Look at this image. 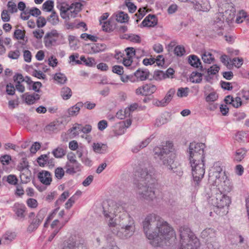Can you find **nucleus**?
Returning <instances> with one entry per match:
<instances>
[{"label":"nucleus","mask_w":249,"mask_h":249,"mask_svg":"<svg viewBox=\"0 0 249 249\" xmlns=\"http://www.w3.org/2000/svg\"><path fill=\"white\" fill-rule=\"evenodd\" d=\"M16 237L15 232H7L3 236V242L5 244H8L12 241Z\"/></svg>","instance_id":"obj_40"},{"label":"nucleus","mask_w":249,"mask_h":249,"mask_svg":"<svg viewBox=\"0 0 249 249\" xmlns=\"http://www.w3.org/2000/svg\"><path fill=\"white\" fill-rule=\"evenodd\" d=\"M155 175V169L149 161H145L140 164L134 183L138 198L148 203L156 199V187L153 183Z\"/></svg>","instance_id":"obj_2"},{"label":"nucleus","mask_w":249,"mask_h":249,"mask_svg":"<svg viewBox=\"0 0 249 249\" xmlns=\"http://www.w3.org/2000/svg\"><path fill=\"white\" fill-rule=\"evenodd\" d=\"M243 59L241 57H235L230 59V62L232 65L237 68H239L241 67L243 64Z\"/></svg>","instance_id":"obj_45"},{"label":"nucleus","mask_w":249,"mask_h":249,"mask_svg":"<svg viewBox=\"0 0 249 249\" xmlns=\"http://www.w3.org/2000/svg\"><path fill=\"white\" fill-rule=\"evenodd\" d=\"M194 9L196 11L208 12L211 9V5L208 0H193Z\"/></svg>","instance_id":"obj_14"},{"label":"nucleus","mask_w":249,"mask_h":249,"mask_svg":"<svg viewBox=\"0 0 249 249\" xmlns=\"http://www.w3.org/2000/svg\"><path fill=\"white\" fill-rule=\"evenodd\" d=\"M126 57L132 59V57L135 55V50L132 47H128L125 49Z\"/></svg>","instance_id":"obj_61"},{"label":"nucleus","mask_w":249,"mask_h":249,"mask_svg":"<svg viewBox=\"0 0 249 249\" xmlns=\"http://www.w3.org/2000/svg\"><path fill=\"white\" fill-rule=\"evenodd\" d=\"M145 8H141L139 9L138 12L136 13L135 16L138 18V19L136 20V22L138 23L140 20H141L143 16L145 15Z\"/></svg>","instance_id":"obj_60"},{"label":"nucleus","mask_w":249,"mask_h":249,"mask_svg":"<svg viewBox=\"0 0 249 249\" xmlns=\"http://www.w3.org/2000/svg\"><path fill=\"white\" fill-rule=\"evenodd\" d=\"M65 171L62 167H57L54 170L55 177L58 179H61L64 177Z\"/></svg>","instance_id":"obj_48"},{"label":"nucleus","mask_w":249,"mask_h":249,"mask_svg":"<svg viewBox=\"0 0 249 249\" xmlns=\"http://www.w3.org/2000/svg\"><path fill=\"white\" fill-rule=\"evenodd\" d=\"M239 95L238 94V96L233 98L231 103L232 106L236 108H238L240 107L242 104L241 96H239Z\"/></svg>","instance_id":"obj_54"},{"label":"nucleus","mask_w":249,"mask_h":249,"mask_svg":"<svg viewBox=\"0 0 249 249\" xmlns=\"http://www.w3.org/2000/svg\"><path fill=\"white\" fill-rule=\"evenodd\" d=\"M216 231L213 228H209L204 229L201 233V236L207 241L213 242L215 240Z\"/></svg>","instance_id":"obj_16"},{"label":"nucleus","mask_w":249,"mask_h":249,"mask_svg":"<svg viewBox=\"0 0 249 249\" xmlns=\"http://www.w3.org/2000/svg\"><path fill=\"white\" fill-rule=\"evenodd\" d=\"M205 145L203 143L191 142L189 147V160L199 161L204 160V148Z\"/></svg>","instance_id":"obj_8"},{"label":"nucleus","mask_w":249,"mask_h":249,"mask_svg":"<svg viewBox=\"0 0 249 249\" xmlns=\"http://www.w3.org/2000/svg\"><path fill=\"white\" fill-rule=\"evenodd\" d=\"M54 78L59 84H64L66 83L67 79L66 76L61 73H56Z\"/></svg>","instance_id":"obj_46"},{"label":"nucleus","mask_w":249,"mask_h":249,"mask_svg":"<svg viewBox=\"0 0 249 249\" xmlns=\"http://www.w3.org/2000/svg\"><path fill=\"white\" fill-rule=\"evenodd\" d=\"M67 147L59 146L52 151V154L56 158H61L66 153Z\"/></svg>","instance_id":"obj_27"},{"label":"nucleus","mask_w":249,"mask_h":249,"mask_svg":"<svg viewBox=\"0 0 249 249\" xmlns=\"http://www.w3.org/2000/svg\"><path fill=\"white\" fill-rule=\"evenodd\" d=\"M61 95L64 100H68L72 95V91L71 89L68 87H64L61 90Z\"/></svg>","instance_id":"obj_31"},{"label":"nucleus","mask_w":249,"mask_h":249,"mask_svg":"<svg viewBox=\"0 0 249 249\" xmlns=\"http://www.w3.org/2000/svg\"><path fill=\"white\" fill-rule=\"evenodd\" d=\"M37 161L39 166H45L47 164H49V157L47 155H42L37 158Z\"/></svg>","instance_id":"obj_34"},{"label":"nucleus","mask_w":249,"mask_h":249,"mask_svg":"<svg viewBox=\"0 0 249 249\" xmlns=\"http://www.w3.org/2000/svg\"><path fill=\"white\" fill-rule=\"evenodd\" d=\"M247 17V13L243 10H241L239 11V13L238 14L236 19V22L238 23H241L243 22V19H245Z\"/></svg>","instance_id":"obj_52"},{"label":"nucleus","mask_w":249,"mask_h":249,"mask_svg":"<svg viewBox=\"0 0 249 249\" xmlns=\"http://www.w3.org/2000/svg\"><path fill=\"white\" fill-rule=\"evenodd\" d=\"M6 92L8 94L10 95H14L15 93V88L13 84L11 83H8L6 85Z\"/></svg>","instance_id":"obj_59"},{"label":"nucleus","mask_w":249,"mask_h":249,"mask_svg":"<svg viewBox=\"0 0 249 249\" xmlns=\"http://www.w3.org/2000/svg\"><path fill=\"white\" fill-rule=\"evenodd\" d=\"M93 149L96 153L103 154L107 151V144L102 143H94L93 144Z\"/></svg>","instance_id":"obj_26"},{"label":"nucleus","mask_w":249,"mask_h":249,"mask_svg":"<svg viewBox=\"0 0 249 249\" xmlns=\"http://www.w3.org/2000/svg\"><path fill=\"white\" fill-rule=\"evenodd\" d=\"M135 77L140 81H144L149 78V72L147 70L138 69L134 73Z\"/></svg>","instance_id":"obj_24"},{"label":"nucleus","mask_w":249,"mask_h":249,"mask_svg":"<svg viewBox=\"0 0 249 249\" xmlns=\"http://www.w3.org/2000/svg\"><path fill=\"white\" fill-rule=\"evenodd\" d=\"M189 63L193 67L195 68L200 67V70L202 71V67L201 65V63L200 59L195 55H191L189 57L188 59Z\"/></svg>","instance_id":"obj_25"},{"label":"nucleus","mask_w":249,"mask_h":249,"mask_svg":"<svg viewBox=\"0 0 249 249\" xmlns=\"http://www.w3.org/2000/svg\"><path fill=\"white\" fill-rule=\"evenodd\" d=\"M218 98V95L215 92L210 93L206 98L207 102H214Z\"/></svg>","instance_id":"obj_64"},{"label":"nucleus","mask_w":249,"mask_h":249,"mask_svg":"<svg viewBox=\"0 0 249 249\" xmlns=\"http://www.w3.org/2000/svg\"><path fill=\"white\" fill-rule=\"evenodd\" d=\"M39 180L44 185H50L52 181V175L51 173L46 170H42L37 174Z\"/></svg>","instance_id":"obj_15"},{"label":"nucleus","mask_w":249,"mask_h":249,"mask_svg":"<svg viewBox=\"0 0 249 249\" xmlns=\"http://www.w3.org/2000/svg\"><path fill=\"white\" fill-rule=\"evenodd\" d=\"M25 36V32L20 29H17L14 33V36L17 39H23Z\"/></svg>","instance_id":"obj_56"},{"label":"nucleus","mask_w":249,"mask_h":249,"mask_svg":"<svg viewBox=\"0 0 249 249\" xmlns=\"http://www.w3.org/2000/svg\"><path fill=\"white\" fill-rule=\"evenodd\" d=\"M202 59L205 63L211 64L214 60V58L211 53L208 52H205L202 54Z\"/></svg>","instance_id":"obj_35"},{"label":"nucleus","mask_w":249,"mask_h":249,"mask_svg":"<svg viewBox=\"0 0 249 249\" xmlns=\"http://www.w3.org/2000/svg\"><path fill=\"white\" fill-rule=\"evenodd\" d=\"M47 20L52 25H56L59 22L58 16L54 11H53L51 15L48 17Z\"/></svg>","instance_id":"obj_28"},{"label":"nucleus","mask_w":249,"mask_h":249,"mask_svg":"<svg viewBox=\"0 0 249 249\" xmlns=\"http://www.w3.org/2000/svg\"><path fill=\"white\" fill-rule=\"evenodd\" d=\"M153 151L155 156L162 161L163 165L168 169L172 171L179 177L183 175V171L180 167L177 166L175 163L174 155L172 154H168L165 148H160V147H155Z\"/></svg>","instance_id":"obj_4"},{"label":"nucleus","mask_w":249,"mask_h":249,"mask_svg":"<svg viewBox=\"0 0 249 249\" xmlns=\"http://www.w3.org/2000/svg\"><path fill=\"white\" fill-rule=\"evenodd\" d=\"M26 207L22 204L19 203H16L13 207V210L17 214V215L20 218L25 217L24 212Z\"/></svg>","instance_id":"obj_21"},{"label":"nucleus","mask_w":249,"mask_h":249,"mask_svg":"<svg viewBox=\"0 0 249 249\" xmlns=\"http://www.w3.org/2000/svg\"><path fill=\"white\" fill-rule=\"evenodd\" d=\"M46 214V209L40 210L36 216L34 212L30 213L28 216L30 219L29 220L30 224L27 228V231L31 233L35 231L42 222Z\"/></svg>","instance_id":"obj_9"},{"label":"nucleus","mask_w":249,"mask_h":249,"mask_svg":"<svg viewBox=\"0 0 249 249\" xmlns=\"http://www.w3.org/2000/svg\"><path fill=\"white\" fill-rule=\"evenodd\" d=\"M128 40L133 43H140L141 42V38L139 35L130 34Z\"/></svg>","instance_id":"obj_58"},{"label":"nucleus","mask_w":249,"mask_h":249,"mask_svg":"<svg viewBox=\"0 0 249 249\" xmlns=\"http://www.w3.org/2000/svg\"><path fill=\"white\" fill-rule=\"evenodd\" d=\"M84 107V104L82 102H78L74 106L68 109L69 116H76L79 112L80 108Z\"/></svg>","instance_id":"obj_22"},{"label":"nucleus","mask_w":249,"mask_h":249,"mask_svg":"<svg viewBox=\"0 0 249 249\" xmlns=\"http://www.w3.org/2000/svg\"><path fill=\"white\" fill-rule=\"evenodd\" d=\"M143 230L150 244L158 247L166 244L174 239L176 234L173 228L160 216L155 213L148 214L142 221Z\"/></svg>","instance_id":"obj_1"},{"label":"nucleus","mask_w":249,"mask_h":249,"mask_svg":"<svg viewBox=\"0 0 249 249\" xmlns=\"http://www.w3.org/2000/svg\"><path fill=\"white\" fill-rule=\"evenodd\" d=\"M125 128L124 124L119 123L116 126V129L114 130V134L115 136H119L123 134L124 133Z\"/></svg>","instance_id":"obj_42"},{"label":"nucleus","mask_w":249,"mask_h":249,"mask_svg":"<svg viewBox=\"0 0 249 249\" xmlns=\"http://www.w3.org/2000/svg\"><path fill=\"white\" fill-rule=\"evenodd\" d=\"M81 6L82 4L80 3L75 2L72 3L70 6H66L70 12L71 18H75L76 16L78 13L81 10Z\"/></svg>","instance_id":"obj_19"},{"label":"nucleus","mask_w":249,"mask_h":249,"mask_svg":"<svg viewBox=\"0 0 249 249\" xmlns=\"http://www.w3.org/2000/svg\"><path fill=\"white\" fill-rule=\"evenodd\" d=\"M101 47L102 45L99 43L92 44L90 47V53H95L102 51Z\"/></svg>","instance_id":"obj_50"},{"label":"nucleus","mask_w":249,"mask_h":249,"mask_svg":"<svg viewBox=\"0 0 249 249\" xmlns=\"http://www.w3.org/2000/svg\"><path fill=\"white\" fill-rule=\"evenodd\" d=\"M223 22L222 20H220L218 21L216 23L213 24V31L215 33V34L218 36L222 35L223 34L222 33V26H223Z\"/></svg>","instance_id":"obj_33"},{"label":"nucleus","mask_w":249,"mask_h":249,"mask_svg":"<svg viewBox=\"0 0 249 249\" xmlns=\"http://www.w3.org/2000/svg\"><path fill=\"white\" fill-rule=\"evenodd\" d=\"M247 151L244 148L237 149L235 152L234 160L238 162L241 161L244 158Z\"/></svg>","instance_id":"obj_30"},{"label":"nucleus","mask_w":249,"mask_h":249,"mask_svg":"<svg viewBox=\"0 0 249 249\" xmlns=\"http://www.w3.org/2000/svg\"><path fill=\"white\" fill-rule=\"evenodd\" d=\"M22 98L23 99L25 102L29 105H32L35 103L36 100L40 98V96L37 93H33L32 94H29L26 93L22 95Z\"/></svg>","instance_id":"obj_20"},{"label":"nucleus","mask_w":249,"mask_h":249,"mask_svg":"<svg viewBox=\"0 0 249 249\" xmlns=\"http://www.w3.org/2000/svg\"><path fill=\"white\" fill-rule=\"evenodd\" d=\"M80 59L86 66L89 67L94 66L96 64L95 60L92 57H88V58H86L85 56H81L80 57Z\"/></svg>","instance_id":"obj_39"},{"label":"nucleus","mask_w":249,"mask_h":249,"mask_svg":"<svg viewBox=\"0 0 249 249\" xmlns=\"http://www.w3.org/2000/svg\"><path fill=\"white\" fill-rule=\"evenodd\" d=\"M82 166L78 161L66 163L65 165L66 172L69 174H74L81 171Z\"/></svg>","instance_id":"obj_17"},{"label":"nucleus","mask_w":249,"mask_h":249,"mask_svg":"<svg viewBox=\"0 0 249 249\" xmlns=\"http://www.w3.org/2000/svg\"><path fill=\"white\" fill-rule=\"evenodd\" d=\"M185 53L184 48L181 46H176L174 49V53L177 56H182Z\"/></svg>","instance_id":"obj_55"},{"label":"nucleus","mask_w":249,"mask_h":249,"mask_svg":"<svg viewBox=\"0 0 249 249\" xmlns=\"http://www.w3.org/2000/svg\"><path fill=\"white\" fill-rule=\"evenodd\" d=\"M214 185L218 188H214V190H219L222 193L230 192L232 189V185L230 180L227 177L215 179L213 182Z\"/></svg>","instance_id":"obj_12"},{"label":"nucleus","mask_w":249,"mask_h":249,"mask_svg":"<svg viewBox=\"0 0 249 249\" xmlns=\"http://www.w3.org/2000/svg\"><path fill=\"white\" fill-rule=\"evenodd\" d=\"M7 6L8 8L7 11L9 12L10 13L13 14L18 11L17 6L15 2L12 1H9L8 2Z\"/></svg>","instance_id":"obj_49"},{"label":"nucleus","mask_w":249,"mask_h":249,"mask_svg":"<svg viewBox=\"0 0 249 249\" xmlns=\"http://www.w3.org/2000/svg\"><path fill=\"white\" fill-rule=\"evenodd\" d=\"M144 87L146 96L153 94L157 90V87L151 84H145Z\"/></svg>","instance_id":"obj_43"},{"label":"nucleus","mask_w":249,"mask_h":249,"mask_svg":"<svg viewBox=\"0 0 249 249\" xmlns=\"http://www.w3.org/2000/svg\"><path fill=\"white\" fill-rule=\"evenodd\" d=\"M153 77L156 80H160L166 78L165 73L161 71H155L154 73Z\"/></svg>","instance_id":"obj_51"},{"label":"nucleus","mask_w":249,"mask_h":249,"mask_svg":"<svg viewBox=\"0 0 249 249\" xmlns=\"http://www.w3.org/2000/svg\"><path fill=\"white\" fill-rule=\"evenodd\" d=\"M215 168H216V170L214 172L209 174V180H213L214 178H216V179L221 178L220 174L222 171V168L220 166L215 167Z\"/></svg>","instance_id":"obj_36"},{"label":"nucleus","mask_w":249,"mask_h":249,"mask_svg":"<svg viewBox=\"0 0 249 249\" xmlns=\"http://www.w3.org/2000/svg\"><path fill=\"white\" fill-rule=\"evenodd\" d=\"M205 160L190 161L195 186H199L205 172Z\"/></svg>","instance_id":"obj_7"},{"label":"nucleus","mask_w":249,"mask_h":249,"mask_svg":"<svg viewBox=\"0 0 249 249\" xmlns=\"http://www.w3.org/2000/svg\"><path fill=\"white\" fill-rule=\"evenodd\" d=\"M188 91H189L188 88H179L178 90L177 95L178 97H186L188 95Z\"/></svg>","instance_id":"obj_57"},{"label":"nucleus","mask_w":249,"mask_h":249,"mask_svg":"<svg viewBox=\"0 0 249 249\" xmlns=\"http://www.w3.org/2000/svg\"><path fill=\"white\" fill-rule=\"evenodd\" d=\"M59 124L57 123L53 122L47 125L45 128L46 132L49 133H55L58 131Z\"/></svg>","instance_id":"obj_29"},{"label":"nucleus","mask_w":249,"mask_h":249,"mask_svg":"<svg viewBox=\"0 0 249 249\" xmlns=\"http://www.w3.org/2000/svg\"><path fill=\"white\" fill-rule=\"evenodd\" d=\"M53 1L52 0H47L43 3L42 8L48 12H52V9L53 8Z\"/></svg>","instance_id":"obj_47"},{"label":"nucleus","mask_w":249,"mask_h":249,"mask_svg":"<svg viewBox=\"0 0 249 249\" xmlns=\"http://www.w3.org/2000/svg\"><path fill=\"white\" fill-rule=\"evenodd\" d=\"M116 20L121 23H124L127 22L129 19L128 16L127 14L124 12H120L116 16Z\"/></svg>","instance_id":"obj_37"},{"label":"nucleus","mask_w":249,"mask_h":249,"mask_svg":"<svg viewBox=\"0 0 249 249\" xmlns=\"http://www.w3.org/2000/svg\"><path fill=\"white\" fill-rule=\"evenodd\" d=\"M84 243L85 241L82 238L77 236H71L63 242L62 249H76Z\"/></svg>","instance_id":"obj_11"},{"label":"nucleus","mask_w":249,"mask_h":249,"mask_svg":"<svg viewBox=\"0 0 249 249\" xmlns=\"http://www.w3.org/2000/svg\"><path fill=\"white\" fill-rule=\"evenodd\" d=\"M151 139L150 138H147L145 140L142 141L140 145L134 147L132 148V151L134 153H137L140 150V149L145 147L150 142Z\"/></svg>","instance_id":"obj_38"},{"label":"nucleus","mask_w":249,"mask_h":249,"mask_svg":"<svg viewBox=\"0 0 249 249\" xmlns=\"http://www.w3.org/2000/svg\"><path fill=\"white\" fill-rule=\"evenodd\" d=\"M28 85L29 89H32L36 92H39V89L42 86V84L40 82H33L32 80V83Z\"/></svg>","instance_id":"obj_44"},{"label":"nucleus","mask_w":249,"mask_h":249,"mask_svg":"<svg viewBox=\"0 0 249 249\" xmlns=\"http://www.w3.org/2000/svg\"><path fill=\"white\" fill-rule=\"evenodd\" d=\"M13 80L16 84H20L25 82L27 85H30L32 83V80L30 77L28 76L24 77L20 73L15 74L13 76Z\"/></svg>","instance_id":"obj_23"},{"label":"nucleus","mask_w":249,"mask_h":249,"mask_svg":"<svg viewBox=\"0 0 249 249\" xmlns=\"http://www.w3.org/2000/svg\"><path fill=\"white\" fill-rule=\"evenodd\" d=\"M158 20L156 17L154 15H149L147 16L141 23L143 27H151L157 25Z\"/></svg>","instance_id":"obj_18"},{"label":"nucleus","mask_w":249,"mask_h":249,"mask_svg":"<svg viewBox=\"0 0 249 249\" xmlns=\"http://www.w3.org/2000/svg\"><path fill=\"white\" fill-rule=\"evenodd\" d=\"M125 205V203L118 201L114 204L112 203L113 210L111 208L109 210L108 213L104 211L105 216L106 218H109L108 225L112 233L122 239L131 237L135 231V226L133 222H130L129 224L125 225L124 227H122L119 231L115 229L117 224L116 217L118 213L124 211Z\"/></svg>","instance_id":"obj_3"},{"label":"nucleus","mask_w":249,"mask_h":249,"mask_svg":"<svg viewBox=\"0 0 249 249\" xmlns=\"http://www.w3.org/2000/svg\"><path fill=\"white\" fill-rule=\"evenodd\" d=\"M214 193H212L209 199V203L212 205L219 209L226 208L228 210L231 203V198L222 193L219 190H214Z\"/></svg>","instance_id":"obj_6"},{"label":"nucleus","mask_w":249,"mask_h":249,"mask_svg":"<svg viewBox=\"0 0 249 249\" xmlns=\"http://www.w3.org/2000/svg\"><path fill=\"white\" fill-rule=\"evenodd\" d=\"M1 19L4 22H8L10 19V16L7 10H3L1 14Z\"/></svg>","instance_id":"obj_62"},{"label":"nucleus","mask_w":249,"mask_h":249,"mask_svg":"<svg viewBox=\"0 0 249 249\" xmlns=\"http://www.w3.org/2000/svg\"><path fill=\"white\" fill-rule=\"evenodd\" d=\"M59 34L55 30L47 33L44 38V42L46 47L49 48L54 46L58 37Z\"/></svg>","instance_id":"obj_13"},{"label":"nucleus","mask_w":249,"mask_h":249,"mask_svg":"<svg viewBox=\"0 0 249 249\" xmlns=\"http://www.w3.org/2000/svg\"><path fill=\"white\" fill-rule=\"evenodd\" d=\"M102 24V29L107 32H110L112 31L110 22L108 21H104Z\"/></svg>","instance_id":"obj_63"},{"label":"nucleus","mask_w":249,"mask_h":249,"mask_svg":"<svg viewBox=\"0 0 249 249\" xmlns=\"http://www.w3.org/2000/svg\"><path fill=\"white\" fill-rule=\"evenodd\" d=\"M20 55V53L18 50L10 51L8 54V57L12 59H17L19 58Z\"/></svg>","instance_id":"obj_53"},{"label":"nucleus","mask_w":249,"mask_h":249,"mask_svg":"<svg viewBox=\"0 0 249 249\" xmlns=\"http://www.w3.org/2000/svg\"><path fill=\"white\" fill-rule=\"evenodd\" d=\"M60 16L63 19H70L71 18V15L70 14V12H69L68 9L66 6H61L60 8Z\"/></svg>","instance_id":"obj_41"},{"label":"nucleus","mask_w":249,"mask_h":249,"mask_svg":"<svg viewBox=\"0 0 249 249\" xmlns=\"http://www.w3.org/2000/svg\"><path fill=\"white\" fill-rule=\"evenodd\" d=\"M202 74L196 71L193 72L190 77V80L192 83H198L202 80Z\"/></svg>","instance_id":"obj_32"},{"label":"nucleus","mask_w":249,"mask_h":249,"mask_svg":"<svg viewBox=\"0 0 249 249\" xmlns=\"http://www.w3.org/2000/svg\"><path fill=\"white\" fill-rule=\"evenodd\" d=\"M219 13L222 14L223 19L226 18L228 20H231L235 17V9L228 3L218 4Z\"/></svg>","instance_id":"obj_10"},{"label":"nucleus","mask_w":249,"mask_h":249,"mask_svg":"<svg viewBox=\"0 0 249 249\" xmlns=\"http://www.w3.org/2000/svg\"><path fill=\"white\" fill-rule=\"evenodd\" d=\"M180 236L179 249H196L199 246V239L187 226H183L179 229Z\"/></svg>","instance_id":"obj_5"}]
</instances>
